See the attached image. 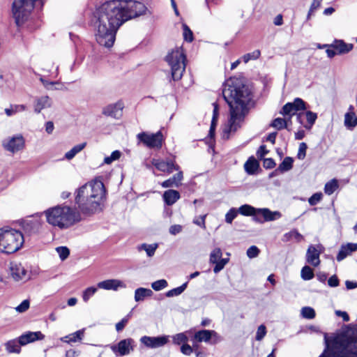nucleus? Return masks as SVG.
Instances as JSON below:
<instances>
[{"instance_id":"3c124183","label":"nucleus","mask_w":357,"mask_h":357,"mask_svg":"<svg viewBox=\"0 0 357 357\" xmlns=\"http://www.w3.org/2000/svg\"><path fill=\"white\" fill-rule=\"evenodd\" d=\"M266 328L264 325H260L257 331L255 339L257 341H261L266 335Z\"/></svg>"},{"instance_id":"cd10ccee","label":"nucleus","mask_w":357,"mask_h":357,"mask_svg":"<svg viewBox=\"0 0 357 357\" xmlns=\"http://www.w3.org/2000/svg\"><path fill=\"white\" fill-rule=\"evenodd\" d=\"M303 240V235L296 229H292L289 232L285 233L282 237V241L284 242L295 241L299 243Z\"/></svg>"},{"instance_id":"412c9836","label":"nucleus","mask_w":357,"mask_h":357,"mask_svg":"<svg viewBox=\"0 0 357 357\" xmlns=\"http://www.w3.org/2000/svg\"><path fill=\"white\" fill-rule=\"evenodd\" d=\"M357 250V243H348L347 244L342 245L340 250L337 255V260L338 261H342L347 256L351 255L353 252Z\"/></svg>"},{"instance_id":"aec40b11","label":"nucleus","mask_w":357,"mask_h":357,"mask_svg":"<svg viewBox=\"0 0 357 357\" xmlns=\"http://www.w3.org/2000/svg\"><path fill=\"white\" fill-rule=\"evenodd\" d=\"M97 286L100 289L114 291L117 290L119 287H126V284L122 281L116 279L106 280L100 282L98 283Z\"/></svg>"},{"instance_id":"c756f323","label":"nucleus","mask_w":357,"mask_h":357,"mask_svg":"<svg viewBox=\"0 0 357 357\" xmlns=\"http://www.w3.org/2000/svg\"><path fill=\"white\" fill-rule=\"evenodd\" d=\"M244 168L248 174H254L259 168V162L254 157H250L245 162Z\"/></svg>"},{"instance_id":"37998d69","label":"nucleus","mask_w":357,"mask_h":357,"mask_svg":"<svg viewBox=\"0 0 357 357\" xmlns=\"http://www.w3.org/2000/svg\"><path fill=\"white\" fill-rule=\"evenodd\" d=\"M301 315L305 319H312L315 317L316 313L312 307H303L301 309Z\"/></svg>"},{"instance_id":"58836bf2","label":"nucleus","mask_w":357,"mask_h":357,"mask_svg":"<svg viewBox=\"0 0 357 357\" xmlns=\"http://www.w3.org/2000/svg\"><path fill=\"white\" fill-rule=\"evenodd\" d=\"M301 276L304 280H310L312 279L314 276L312 268L308 266H305L301 269Z\"/></svg>"},{"instance_id":"423d86ee","label":"nucleus","mask_w":357,"mask_h":357,"mask_svg":"<svg viewBox=\"0 0 357 357\" xmlns=\"http://www.w3.org/2000/svg\"><path fill=\"white\" fill-rule=\"evenodd\" d=\"M24 242V236L20 231L8 227L0 228L1 252L13 254L22 248Z\"/></svg>"},{"instance_id":"4be33fe9","label":"nucleus","mask_w":357,"mask_h":357,"mask_svg":"<svg viewBox=\"0 0 357 357\" xmlns=\"http://www.w3.org/2000/svg\"><path fill=\"white\" fill-rule=\"evenodd\" d=\"M10 274L13 278L16 280H22L26 278V271L21 264H11Z\"/></svg>"},{"instance_id":"bb28decb","label":"nucleus","mask_w":357,"mask_h":357,"mask_svg":"<svg viewBox=\"0 0 357 357\" xmlns=\"http://www.w3.org/2000/svg\"><path fill=\"white\" fill-rule=\"evenodd\" d=\"M84 335V329H82L62 337L61 340L68 344L77 342H80L83 339Z\"/></svg>"},{"instance_id":"a211bd4d","label":"nucleus","mask_w":357,"mask_h":357,"mask_svg":"<svg viewBox=\"0 0 357 357\" xmlns=\"http://www.w3.org/2000/svg\"><path fill=\"white\" fill-rule=\"evenodd\" d=\"M45 338V335L40 331L31 332L28 331L19 337V343L24 346L29 343L36 340H41Z\"/></svg>"},{"instance_id":"052dcab7","label":"nucleus","mask_w":357,"mask_h":357,"mask_svg":"<svg viewBox=\"0 0 357 357\" xmlns=\"http://www.w3.org/2000/svg\"><path fill=\"white\" fill-rule=\"evenodd\" d=\"M275 162L272 158H266L264 160L263 166L265 169H273L275 166Z\"/></svg>"},{"instance_id":"2f4dec72","label":"nucleus","mask_w":357,"mask_h":357,"mask_svg":"<svg viewBox=\"0 0 357 357\" xmlns=\"http://www.w3.org/2000/svg\"><path fill=\"white\" fill-rule=\"evenodd\" d=\"M27 109L24 105H11L10 107L6 108L4 112L8 116H11L17 113L22 112Z\"/></svg>"},{"instance_id":"864d4df0","label":"nucleus","mask_w":357,"mask_h":357,"mask_svg":"<svg viewBox=\"0 0 357 357\" xmlns=\"http://www.w3.org/2000/svg\"><path fill=\"white\" fill-rule=\"evenodd\" d=\"M307 144L305 142H302L299 145L298 152L297 154V158L299 160H303L306 155V150H307Z\"/></svg>"},{"instance_id":"bf43d9fd","label":"nucleus","mask_w":357,"mask_h":357,"mask_svg":"<svg viewBox=\"0 0 357 357\" xmlns=\"http://www.w3.org/2000/svg\"><path fill=\"white\" fill-rule=\"evenodd\" d=\"M206 216V215H204L199 216L197 218L194 219L193 223L198 226H200L203 229H205L206 228V225H205Z\"/></svg>"},{"instance_id":"338daca9","label":"nucleus","mask_w":357,"mask_h":357,"mask_svg":"<svg viewBox=\"0 0 357 357\" xmlns=\"http://www.w3.org/2000/svg\"><path fill=\"white\" fill-rule=\"evenodd\" d=\"M268 153V151L266 149L264 145H261L257 152V155L259 158H262Z\"/></svg>"},{"instance_id":"680f3d73","label":"nucleus","mask_w":357,"mask_h":357,"mask_svg":"<svg viewBox=\"0 0 357 357\" xmlns=\"http://www.w3.org/2000/svg\"><path fill=\"white\" fill-rule=\"evenodd\" d=\"M181 351L184 355L190 356L193 352V349L191 346L186 343L181 346Z\"/></svg>"},{"instance_id":"ea45409f","label":"nucleus","mask_w":357,"mask_h":357,"mask_svg":"<svg viewBox=\"0 0 357 357\" xmlns=\"http://www.w3.org/2000/svg\"><path fill=\"white\" fill-rule=\"evenodd\" d=\"M188 341V337L185 333H180L173 336V342L175 344H184Z\"/></svg>"},{"instance_id":"79ce46f5","label":"nucleus","mask_w":357,"mask_h":357,"mask_svg":"<svg viewBox=\"0 0 357 357\" xmlns=\"http://www.w3.org/2000/svg\"><path fill=\"white\" fill-rule=\"evenodd\" d=\"M271 126L276 128L277 130H281L287 127V122L284 119L276 118L272 121Z\"/></svg>"},{"instance_id":"f03ea898","label":"nucleus","mask_w":357,"mask_h":357,"mask_svg":"<svg viewBox=\"0 0 357 357\" xmlns=\"http://www.w3.org/2000/svg\"><path fill=\"white\" fill-rule=\"evenodd\" d=\"M222 95L229 106V119L223 129L222 135L227 139L243 123L252 105V94L241 79L230 78L224 85Z\"/></svg>"},{"instance_id":"4468645a","label":"nucleus","mask_w":357,"mask_h":357,"mask_svg":"<svg viewBox=\"0 0 357 357\" xmlns=\"http://www.w3.org/2000/svg\"><path fill=\"white\" fill-rule=\"evenodd\" d=\"M151 163L159 171L166 172L167 174L172 173L174 170L178 171L180 167L175 163L174 160L169 159L166 161L153 158Z\"/></svg>"},{"instance_id":"1a4fd4ad","label":"nucleus","mask_w":357,"mask_h":357,"mask_svg":"<svg viewBox=\"0 0 357 357\" xmlns=\"http://www.w3.org/2000/svg\"><path fill=\"white\" fill-rule=\"evenodd\" d=\"M137 137L140 142H142L149 148L160 149L162 147L163 135L161 131H158L155 134H149L142 132L139 133Z\"/></svg>"},{"instance_id":"8fccbe9b","label":"nucleus","mask_w":357,"mask_h":357,"mask_svg":"<svg viewBox=\"0 0 357 357\" xmlns=\"http://www.w3.org/2000/svg\"><path fill=\"white\" fill-rule=\"evenodd\" d=\"M238 213V210L234 208L229 209V211L225 215L226 222L231 224L237 216Z\"/></svg>"},{"instance_id":"c9c22d12","label":"nucleus","mask_w":357,"mask_h":357,"mask_svg":"<svg viewBox=\"0 0 357 357\" xmlns=\"http://www.w3.org/2000/svg\"><path fill=\"white\" fill-rule=\"evenodd\" d=\"M86 144L85 142L77 144L72 148L69 151L66 153L65 158L67 160L73 159L78 153H79L82 149H84Z\"/></svg>"},{"instance_id":"13d9d810","label":"nucleus","mask_w":357,"mask_h":357,"mask_svg":"<svg viewBox=\"0 0 357 357\" xmlns=\"http://www.w3.org/2000/svg\"><path fill=\"white\" fill-rule=\"evenodd\" d=\"M183 227L180 225H172L169 229V231L172 235H176L182 231Z\"/></svg>"},{"instance_id":"603ef678","label":"nucleus","mask_w":357,"mask_h":357,"mask_svg":"<svg viewBox=\"0 0 357 357\" xmlns=\"http://www.w3.org/2000/svg\"><path fill=\"white\" fill-rule=\"evenodd\" d=\"M323 195L321 192H317L312 195L308 199L310 206L317 204L322 199Z\"/></svg>"},{"instance_id":"e433bc0d","label":"nucleus","mask_w":357,"mask_h":357,"mask_svg":"<svg viewBox=\"0 0 357 357\" xmlns=\"http://www.w3.org/2000/svg\"><path fill=\"white\" fill-rule=\"evenodd\" d=\"M188 282L183 284L181 286L176 288L169 290L166 292L165 295L167 297H173L181 295L187 288Z\"/></svg>"},{"instance_id":"7c9ffc66","label":"nucleus","mask_w":357,"mask_h":357,"mask_svg":"<svg viewBox=\"0 0 357 357\" xmlns=\"http://www.w3.org/2000/svg\"><path fill=\"white\" fill-rule=\"evenodd\" d=\"M344 126L348 129H353L357 126V116L354 112H349L345 114Z\"/></svg>"},{"instance_id":"a19ab883","label":"nucleus","mask_w":357,"mask_h":357,"mask_svg":"<svg viewBox=\"0 0 357 357\" xmlns=\"http://www.w3.org/2000/svg\"><path fill=\"white\" fill-rule=\"evenodd\" d=\"M261 55V52L259 50H255L253 51L252 52H250V53H248V54H244L242 57H241V59L242 61L244 62V63H248V61H250V60H255V59H257Z\"/></svg>"},{"instance_id":"09e8293b","label":"nucleus","mask_w":357,"mask_h":357,"mask_svg":"<svg viewBox=\"0 0 357 357\" xmlns=\"http://www.w3.org/2000/svg\"><path fill=\"white\" fill-rule=\"evenodd\" d=\"M56 250L59 255L60 259L63 261L66 259L69 255H70V250L67 247L65 246H61L56 248Z\"/></svg>"},{"instance_id":"f704fd0d","label":"nucleus","mask_w":357,"mask_h":357,"mask_svg":"<svg viewBox=\"0 0 357 357\" xmlns=\"http://www.w3.org/2000/svg\"><path fill=\"white\" fill-rule=\"evenodd\" d=\"M294 160L291 157H286L283 161L279 165L278 169L280 173L288 172L293 167Z\"/></svg>"},{"instance_id":"4d7b16f0","label":"nucleus","mask_w":357,"mask_h":357,"mask_svg":"<svg viewBox=\"0 0 357 357\" xmlns=\"http://www.w3.org/2000/svg\"><path fill=\"white\" fill-rule=\"evenodd\" d=\"M183 37H184V39L186 41H188V42L192 41V40H193V35H192V31L185 24L183 25Z\"/></svg>"},{"instance_id":"49530a36","label":"nucleus","mask_w":357,"mask_h":357,"mask_svg":"<svg viewBox=\"0 0 357 357\" xmlns=\"http://www.w3.org/2000/svg\"><path fill=\"white\" fill-rule=\"evenodd\" d=\"M97 291V288L94 287H90L86 288L82 294V298L84 302H87L91 296H93Z\"/></svg>"},{"instance_id":"0e129e2a","label":"nucleus","mask_w":357,"mask_h":357,"mask_svg":"<svg viewBox=\"0 0 357 357\" xmlns=\"http://www.w3.org/2000/svg\"><path fill=\"white\" fill-rule=\"evenodd\" d=\"M60 84L58 82H51V81H47V82L45 83L44 87L47 90H54V89H59L57 87H55L56 85H59Z\"/></svg>"},{"instance_id":"c85d7f7f","label":"nucleus","mask_w":357,"mask_h":357,"mask_svg":"<svg viewBox=\"0 0 357 357\" xmlns=\"http://www.w3.org/2000/svg\"><path fill=\"white\" fill-rule=\"evenodd\" d=\"M153 291L150 289L139 287L135 291V301L136 302L143 301L146 298L151 297Z\"/></svg>"},{"instance_id":"4c0bfd02","label":"nucleus","mask_w":357,"mask_h":357,"mask_svg":"<svg viewBox=\"0 0 357 357\" xmlns=\"http://www.w3.org/2000/svg\"><path fill=\"white\" fill-rule=\"evenodd\" d=\"M338 188V183L336 179H332L326 183L324 186V192L326 195H332Z\"/></svg>"},{"instance_id":"5fc2aeb1","label":"nucleus","mask_w":357,"mask_h":357,"mask_svg":"<svg viewBox=\"0 0 357 357\" xmlns=\"http://www.w3.org/2000/svg\"><path fill=\"white\" fill-rule=\"evenodd\" d=\"M259 249L257 246L252 245L247 250V256L249 258L252 259L257 257L259 255Z\"/></svg>"},{"instance_id":"473e14b6","label":"nucleus","mask_w":357,"mask_h":357,"mask_svg":"<svg viewBox=\"0 0 357 357\" xmlns=\"http://www.w3.org/2000/svg\"><path fill=\"white\" fill-rule=\"evenodd\" d=\"M20 346L22 345L19 343V340H12L6 344V350L9 353L19 354L21 351Z\"/></svg>"},{"instance_id":"9d476101","label":"nucleus","mask_w":357,"mask_h":357,"mask_svg":"<svg viewBox=\"0 0 357 357\" xmlns=\"http://www.w3.org/2000/svg\"><path fill=\"white\" fill-rule=\"evenodd\" d=\"M306 109V102L300 98H296L292 102L286 103L282 107L280 114L283 116H288L289 119H290L297 112L305 110Z\"/></svg>"},{"instance_id":"dca6fc26","label":"nucleus","mask_w":357,"mask_h":357,"mask_svg":"<svg viewBox=\"0 0 357 357\" xmlns=\"http://www.w3.org/2000/svg\"><path fill=\"white\" fill-rule=\"evenodd\" d=\"M321 247V245L316 247L315 245H310L307 250L306 261L313 266L317 267L320 264L319 256L321 251L319 248Z\"/></svg>"},{"instance_id":"6e6552de","label":"nucleus","mask_w":357,"mask_h":357,"mask_svg":"<svg viewBox=\"0 0 357 357\" xmlns=\"http://www.w3.org/2000/svg\"><path fill=\"white\" fill-rule=\"evenodd\" d=\"M166 61L171 66L172 76L174 80L182 77L185 69V56L182 48L172 50L167 56Z\"/></svg>"},{"instance_id":"a878e982","label":"nucleus","mask_w":357,"mask_h":357,"mask_svg":"<svg viewBox=\"0 0 357 357\" xmlns=\"http://www.w3.org/2000/svg\"><path fill=\"white\" fill-rule=\"evenodd\" d=\"M162 197L165 203L168 206H171L180 199V194L176 190H168L164 192Z\"/></svg>"},{"instance_id":"7ed1b4c3","label":"nucleus","mask_w":357,"mask_h":357,"mask_svg":"<svg viewBox=\"0 0 357 357\" xmlns=\"http://www.w3.org/2000/svg\"><path fill=\"white\" fill-rule=\"evenodd\" d=\"M327 352L320 357H357V325H348L337 334H324Z\"/></svg>"},{"instance_id":"69168bd1","label":"nucleus","mask_w":357,"mask_h":357,"mask_svg":"<svg viewBox=\"0 0 357 357\" xmlns=\"http://www.w3.org/2000/svg\"><path fill=\"white\" fill-rule=\"evenodd\" d=\"M328 284L331 287H336L339 285V280L336 275L331 276L328 280Z\"/></svg>"},{"instance_id":"f257e3e1","label":"nucleus","mask_w":357,"mask_h":357,"mask_svg":"<svg viewBox=\"0 0 357 357\" xmlns=\"http://www.w3.org/2000/svg\"><path fill=\"white\" fill-rule=\"evenodd\" d=\"M144 3L133 0H112L102 3L96 12V40L103 47L113 46L116 33L126 21L143 15Z\"/></svg>"},{"instance_id":"2eb2a0df","label":"nucleus","mask_w":357,"mask_h":357,"mask_svg":"<svg viewBox=\"0 0 357 357\" xmlns=\"http://www.w3.org/2000/svg\"><path fill=\"white\" fill-rule=\"evenodd\" d=\"M140 342L149 348H158L164 346L168 342L167 336L150 337L143 336Z\"/></svg>"},{"instance_id":"f8f14e48","label":"nucleus","mask_w":357,"mask_h":357,"mask_svg":"<svg viewBox=\"0 0 357 357\" xmlns=\"http://www.w3.org/2000/svg\"><path fill=\"white\" fill-rule=\"evenodd\" d=\"M222 250L219 248L213 249L210 254L209 262L215 264L213 268V272L215 273H218L222 271L229 261V259L222 258Z\"/></svg>"},{"instance_id":"f3484780","label":"nucleus","mask_w":357,"mask_h":357,"mask_svg":"<svg viewBox=\"0 0 357 357\" xmlns=\"http://www.w3.org/2000/svg\"><path fill=\"white\" fill-rule=\"evenodd\" d=\"M124 107L122 101H118L115 103L108 105L102 109V114L105 116L119 118L121 116V112Z\"/></svg>"},{"instance_id":"de8ad7c7","label":"nucleus","mask_w":357,"mask_h":357,"mask_svg":"<svg viewBox=\"0 0 357 357\" xmlns=\"http://www.w3.org/2000/svg\"><path fill=\"white\" fill-rule=\"evenodd\" d=\"M167 285H168V283H167V280L162 279V280H158L153 282L151 284V287L155 291H160V290L165 289V287H167Z\"/></svg>"},{"instance_id":"9b49d317","label":"nucleus","mask_w":357,"mask_h":357,"mask_svg":"<svg viewBox=\"0 0 357 357\" xmlns=\"http://www.w3.org/2000/svg\"><path fill=\"white\" fill-rule=\"evenodd\" d=\"M135 341L132 338H127L121 340L116 344L109 345L110 349L117 356H123L128 355L135 347Z\"/></svg>"},{"instance_id":"e2e57ef3","label":"nucleus","mask_w":357,"mask_h":357,"mask_svg":"<svg viewBox=\"0 0 357 357\" xmlns=\"http://www.w3.org/2000/svg\"><path fill=\"white\" fill-rule=\"evenodd\" d=\"M128 317H124L123 319H122V320L119 322H118L116 324V330L119 332V331H121L124 327L126 326V324L128 323Z\"/></svg>"},{"instance_id":"a18cd8bd","label":"nucleus","mask_w":357,"mask_h":357,"mask_svg":"<svg viewBox=\"0 0 357 357\" xmlns=\"http://www.w3.org/2000/svg\"><path fill=\"white\" fill-rule=\"evenodd\" d=\"M305 116L309 126L305 125V128H310L315 123L317 119V114L311 111H307L305 112Z\"/></svg>"},{"instance_id":"393cba45","label":"nucleus","mask_w":357,"mask_h":357,"mask_svg":"<svg viewBox=\"0 0 357 357\" xmlns=\"http://www.w3.org/2000/svg\"><path fill=\"white\" fill-rule=\"evenodd\" d=\"M212 336H217L215 331L201 330L195 333L194 340L199 342H208Z\"/></svg>"},{"instance_id":"ddd939ff","label":"nucleus","mask_w":357,"mask_h":357,"mask_svg":"<svg viewBox=\"0 0 357 357\" xmlns=\"http://www.w3.org/2000/svg\"><path fill=\"white\" fill-rule=\"evenodd\" d=\"M4 149L11 153H15L24 146V139L21 135L10 137L3 142Z\"/></svg>"},{"instance_id":"20e7f679","label":"nucleus","mask_w":357,"mask_h":357,"mask_svg":"<svg viewBox=\"0 0 357 357\" xmlns=\"http://www.w3.org/2000/svg\"><path fill=\"white\" fill-rule=\"evenodd\" d=\"M105 195L103 182L100 178H96L77 189L75 203L82 214L91 215L102 211Z\"/></svg>"},{"instance_id":"b1692460","label":"nucleus","mask_w":357,"mask_h":357,"mask_svg":"<svg viewBox=\"0 0 357 357\" xmlns=\"http://www.w3.org/2000/svg\"><path fill=\"white\" fill-rule=\"evenodd\" d=\"M183 178V172L178 170V172L174 174L172 177L163 181L161 183L162 188H178L181 184V181Z\"/></svg>"},{"instance_id":"72a5a7b5","label":"nucleus","mask_w":357,"mask_h":357,"mask_svg":"<svg viewBox=\"0 0 357 357\" xmlns=\"http://www.w3.org/2000/svg\"><path fill=\"white\" fill-rule=\"evenodd\" d=\"M158 247V243L146 244L143 243L138 247L139 250H144L146 252L148 257H151L154 255L156 249Z\"/></svg>"},{"instance_id":"774afa93","label":"nucleus","mask_w":357,"mask_h":357,"mask_svg":"<svg viewBox=\"0 0 357 357\" xmlns=\"http://www.w3.org/2000/svg\"><path fill=\"white\" fill-rule=\"evenodd\" d=\"M54 129V123L52 121H47L45 123V130L48 134L52 133Z\"/></svg>"},{"instance_id":"5701e85b","label":"nucleus","mask_w":357,"mask_h":357,"mask_svg":"<svg viewBox=\"0 0 357 357\" xmlns=\"http://www.w3.org/2000/svg\"><path fill=\"white\" fill-rule=\"evenodd\" d=\"M353 45L351 43H346L342 40H335L330 47L335 50L337 54H342L349 52L353 49Z\"/></svg>"},{"instance_id":"6e6d98bb","label":"nucleus","mask_w":357,"mask_h":357,"mask_svg":"<svg viewBox=\"0 0 357 357\" xmlns=\"http://www.w3.org/2000/svg\"><path fill=\"white\" fill-rule=\"evenodd\" d=\"M29 301L24 300L18 306L15 307V310L20 313H23L29 308Z\"/></svg>"},{"instance_id":"6ab92c4d","label":"nucleus","mask_w":357,"mask_h":357,"mask_svg":"<svg viewBox=\"0 0 357 357\" xmlns=\"http://www.w3.org/2000/svg\"><path fill=\"white\" fill-rule=\"evenodd\" d=\"M52 99L47 96L36 97L34 100V112L39 114L43 109L51 107Z\"/></svg>"},{"instance_id":"c03bdc74","label":"nucleus","mask_w":357,"mask_h":357,"mask_svg":"<svg viewBox=\"0 0 357 357\" xmlns=\"http://www.w3.org/2000/svg\"><path fill=\"white\" fill-rule=\"evenodd\" d=\"M121 155V152L120 151L116 150L113 151L109 156H107L104 159V163L107 165H109L114 161H116L120 158Z\"/></svg>"},{"instance_id":"39448f33","label":"nucleus","mask_w":357,"mask_h":357,"mask_svg":"<svg viewBox=\"0 0 357 357\" xmlns=\"http://www.w3.org/2000/svg\"><path fill=\"white\" fill-rule=\"evenodd\" d=\"M47 222L61 229H68L81 221L80 212L66 205H58L46 210Z\"/></svg>"},{"instance_id":"0eeeda50","label":"nucleus","mask_w":357,"mask_h":357,"mask_svg":"<svg viewBox=\"0 0 357 357\" xmlns=\"http://www.w3.org/2000/svg\"><path fill=\"white\" fill-rule=\"evenodd\" d=\"M240 214L245 216H252L253 220L262 224L280 219L282 213L280 211H272L268 208H255L249 204H243L238 209Z\"/></svg>"}]
</instances>
